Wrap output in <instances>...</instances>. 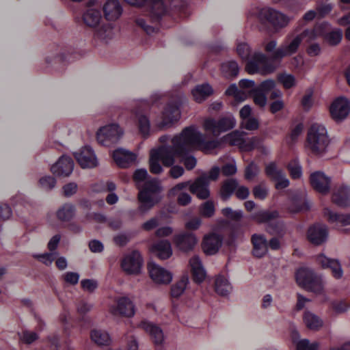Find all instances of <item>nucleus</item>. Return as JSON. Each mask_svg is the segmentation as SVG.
Wrapping results in <instances>:
<instances>
[{
  "label": "nucleus",
  "instance_id": "f257e3e1",
  "mask_svg": "<svg viewBox=\"0 0 350 350\" xmlns=\"http://www.w3.org/2000/svg\"><path fill=\"white\" fill-rule=\"evenodd\" d=\"M219 145L217 139L206 140L204 135L196 126L185 128L180 134L174 136L170 145H163L150 152L149 168L151 173L159 174L165 167H171L176 163V159L195 150L210 153Z\"/></svg>",
  "mask_w": 350,
  "mask_h": 350
},
{
  "label": "nucleus",
  "instance_id": "f03ea898",
  "mask_svg": "<svg viewBox=\"0 0 350 350\" xmlns=\"http://www.w3.org/2000/svg\"><path fill=\"white\" fill-rule=\"evenodd\" d=\"M323 26L316 25L313 29L305 30L300 34L287 36L282 44L273 53L272 59H281L284 57L296 53L304 38L307 37V41L310 42L322 35L321 28Z\"/></svg>",
  "mask_w": 350,
  "mask_h": 350
},
{
  "label": "nucleus",
  "instance_id": "7ed1b4c3",
  "mask_svg": "<svg viewBox=\"0 0 350 350\" xmlns=\"http://www.w3.org/2000/svg\"><path fill=\"white\" fill-rule=\"evenodd\" d=\"M330 140L325 127L319 124H313L308 129L306 139V148L317 156L324 154Z\"/></svg>",
  "mask_w": 350,
  "mask_h": 350
},
{
  "label": "nucleus",
  "instance_id": "20e7f679",
  "mask_svg": "<svg viewBox=\"0 0 350 350\" xmlns=\"http://www.w3.org/2000/svg\"><path fill=\"white\" fill-rule=\"evenodd\" d=\"M138 198L140 202L139 210L144 213L151 209L158 202L159 199L154 194L161 189L160 183L157 178H148L139 188Z\"/></svg>",
  "mask_w": 350,
  "mask_h": 350
},
{
  "label": "nucleus",
  "instance_id": "39448f33",
  "mask_svg": "<svg viewBox=\"0 0 350 350\" xmlns=\"http://www.w3.org/2000/svg\"><path fill=\"white\" fill-rule=\"evenodd\" d=\"M296 281L299 286L316 294L323 291V282L320 275H316L308 268H301L296 273Z\"/></svg>",
  "mask_w": 350,
  "mask_h": 350
},
{
  "label": "nucleus",
  "instance_id": "423d86ee",
  "mask_svg": "<svg viewBox=\"0 0 350 350\" xmlns=\"http://www.w3.org/2000/svg\"><path fill=\"white\" fill-rule=\"evenodd\" d=\"M261 23L270 25L276 31L288 25L291 18L283 13L271 8H262L258 12Z\"/></svg>",
  "mask_w": 350,
  "mask_h": 350
},
{
  "label": "nucleus",
  "instance_id": "0eeeda50",
  "mask_svg": "<svg viewBox=\"0 0 350 350\" xmlns=\"http://www.w3.org/2000/svg\"><path fill=\"white\" fill-rule=\"evenodd\" d=\"M243 134V132L234 131L225 135L223 140L231 146H238L243 151H250L260 144L261 139L259 137L244 139Z\"/></svg>",
  "mask_w": 350,
  "mask_h": 350
},
{
  "label": "nucleus",
  "instance_id": "6e6552de",
  "mask_svg": "<svg viewBox=\"0 0 350 350\" xmlns=\"http://www.w3.org/2000/svg\"><path fill=\"white\" fill-rule=\"evenodd\" d=\"M123 135L122 129L117 124L101 127L96 133L98 142L104 146L116 144Z\"/></svg>",
  "mask_w": 350,
  "mask_h": 350
},
{
  "label": "nucleus",
  "instance_id": "1a4fd4ad",
  "mask_svg": "<svg viewBox=\"0 0 350 350\" xmlns=\"http://www.w3.org/2000/svg\"><path fill=\"white\" fill-rule=\"evenodd\" d=\"M277 66L268 62L267 57L261 53H255L252 60L247 62L245 70L249 74L267 75L273 72Z\"/></svg>",
  "mask_w": 350,
  "mask_h": 350
},
{
  "label": "nucleus",
  "instance_id": "9d476101",
  "mask_svg": "<svg viewBox=\"0 0 350 350\" xmlns=\"http://www.w3.org/2000/svg\"><path fill=\"white\" fill-rule=\"evenodd\" d=\"M109 312L114 316L131 317L135 314V306L127 297H120L115 299L113 304L109 308Z\"/></svg>",
  "mask_w": 350,
  "mask_h": 350
},
{
  "label": "nucleus",
  "instance_id": "9b49d317",
  "mask_svg": "<svg viewBox=\"0 0 350 350\" xmlns=\"http://www.w3.org/2000/svg\"><path fill=\"white\" fill-rule=\"evenodd\" d=\"M143 265V259L137 251L125 255L121 261V267L128 274H138Z\"/></svg>",
  "mask_w": 350,
  "mask_h": 350
},
{
  "label": "nucleus",
  "instance_id": "f8f14e48",
  "mask_svg": "<svg viewBox=\"0 0 350 350\" xmlns=\"http://www.w3.org/2000/svg\"><path fill=\"white\" fill-rule=\"evenodd\" d=\"M265 171L267 176L276 183V189H284L289 185V180L286 177L284 172L277 166L275 163L271 162L267 164Z\"/></svg>",
  "mask_w": 350,
  "mask_h": 350
},
{
  "label": "nucleus",
  "instance_id": "ddd939ff",
  "mask_svg": "<svg viewBox=\"0 0 350 350\" xmlns=\"http://www.w3.org/2000/svg\"><path fill=\"white\" fill-rule=\"evenodd\" d=\"M350 111V104L348 100L343 97L335 99L329 107V113L332 119L339 122L345 119Z\"/></svg>",
  "mask_w": 350,
  "mask_h": 350
},
{
  "label": "nucleus",
  "instance_id": "4468645a",
  "mask_svg": "<svg viewBox=\"0 0 350 350\" xmlns=\"http://www.w3.org/2000/svg\"><path fill=\"white\" fill-rule=\"evenodd\" d=\"M82 20L86 26L91 28L94 29L100 25L103 21L100 6L95 5L90 2L83 13Z\"/></svg>",
  "mask_w": 350,
  "mask_h": 350
},
{
  "label": "nucleus",
  "instance_id": "2eb2a0df",
  "mask_svg": "<svg viewBox=\"0 0 350 350\" xmlns=\"http://www.w3.org/2000/svg\"><path fill=\"white\" fill-rule=\"evenodd\" d=\"M148 269L150 278L156 284H168L172 280V273L154 262H150Z\"/></svg>",
  "mask_w": 350,
  "mask_h": 350
},
{
  "label": "nucleus",
  "instance_id": "dca6fc26",
  "mask_svg": "<svg viewBox=\"0 0 350 350\" xmlns=\"http://www.w3.org/2000/svg\"><path fill=\"white\" fill-rule=\"evenodd\" d=\"M75 157L82 168H93L98 164L94 152L89 146H85L75 152Z\"/></svg>",
  "mask_w": 350,
  "mask_h": 350
},
{
  "label": "nucleus",
  "instance_id": "f3484780",
  "mask_svg": "<svg viewBox=\"0 0 350 350\" xmlns=\"http://www.w3.org/2000/svg\"><path fill=\"white\" fill-rule=\"evenodd\" d=\"M198 241L197 237L192 232H183L174 237V243L176 247L184 252L193 250Z\"/></svg>",
  "mask_w": 350,
  "mask_h": 350
},
{
  "label": "nucleus",
  "instance_id": "a211bd4d",
  "mask_svg": "<svg viewBox=\"0 0 350 350\" xmlns=\"http://www.w3.org/2000/svg\"><path fill=\"white\" fill-rule=\"evenodd\" d=\"M327 226L321 224H317L310 227L307 233L308 239L315 245L323 243L327 240Z\"/></svg>",
  "mask_w": 350,
  "mask_h": 350
},
{
  "label": "nucleus",
  "instance_id": "6ab92c4d",
  "mask_svg": "<svg viewBox=\"0 0 350 350\" xmlns=\"http://www.w3.org/2000/svg\"><path fill=\"white\" fill-rule=\"evenodd\" d=\"M312 188L321 194H327L330 189V178L323 172H315L310 177Z\"/></svg>",
  "mask_w": 350,
  "mask_h": 350
},
{
  "label": "nucleus",
  "instance_id": "aec40b11",
  "mask_svg": "<svg viewBox=\"0 0 350 350\" xmlns=\"http://www.w3.org/2000/svg\"><path fill=\"white\" fill-rule=\"evenodd\" d=\"M74 163L71 158L62 156L51 166L52 173L58 176H68L73 171Z\"/></svg>",
  "mask_w": 350,
  "mask_h": 350
},
{
  "label": "nucleus",
  "instance_id": "412c9836",
  "mask_svg": "<svg viewBox=\"0 0 350 350\" xmlns=\"http://www.w3.org/2000/svg\"><path fill=\"white\" fill-rule=\"evenodd\" d=\"M222 243V237L216 233L205 235L202 247L204 252L208 255L215 254L219 249Z\"/></svg>",
  "mask_w": 350,
  "mask_h": 350
},
{
  "label": "nucleus",
  "instance_id": "4be33fe9",
  "mask_svg": "<svg viewBox=\"0 0 350 350\" xmlns=\"http://www.w3.org/2000/svg\"><path fill=\"white\" fill-rule=\"evenodd\" d=\"M113 158L119 167L125 168L135 163L137 156L130 151L119 148L113 152Z\"/></svg>",
  "mask_w": 350,
  "mask_h": 350
},
{
  "label": "nucleus",
  "instance_id": "5701e85b",
  "mask_svg": "<svg viewBox=\"0 0 350 350\" xmlns=\"http://www.w3.org/2000/svg\"><path fill=\"white\" fill-rule=\"evenodd\" d=\"M208 184L209 183L206 180V178L204 176H202L190 185L189 190L199 199L205 200L210 196Z\"/></svg>",
  "mask_w": 350,
  "mask_h": 350
},
{
  "label": "nucleus",
  "instance_id": "b1692460",
  "mask_svg": "<svg viewBox=\"0 0 350 350\" xmlns=\"http://www.w3.org/2000/svg\"><path fill=\"white\" fill-rule=\"evenodd\" d=\"M139 327L150 336L154 345H161L163 344L164 335L162 329L159 327L150 322L143 321L139 324Z\"/></svg>",
  "mask_w": 350,
  "mask_h": 350
},
{
  "label": "nucleus",
  "instance_id": "393cba45",
  "mask_svg": "<svg viewBox=\"0 0 350 350\" xmlns=\"http://www.w3.org/2000/svg\"><path fill=\"white\" fill-rule=\"evenodd\" d=\"M105 16L108 21L117 20L122 13V8L118 0H107L103 5Z\"/></svg>",
  "mask_w": 350,
  "mask_h": 350
},
{
  "label": "nucleus",
  "instance_id": "a878e982",
  "mask_svg": "<svg viewBox=\"0 0 350 350\" xmlns=\"http://www.w3.org/2000/svg\"><path fill=\"white\" fill-rule=\"evenodd\" d=\"M150 250L154 256L161 260L167 259L172 254L171 244L167 240H161L154 243Z\"/></svg>",
  "mask_w": 350,
  "mask_h": 350
},
{
  "label": "nucleus",
  "instance_id": "bb28decb",
  "mask_svg": "<svg viewBox=\"0 0 350 350\" xmlns=\"http://www.w3.org/2000/svg\"><path fill=\"white\" fill-rule=\"evenodd\" d=\"M189 266L193 280L196 282H202L206 278V271L198 256H193L189 260Z\"/></svg>",
  "mask_w": 350,
  "mask_h": 350
},
{
  "label": "nucleus",
  "instance_id": "cd10ccee",
  "mask_svg": "<svg viewBox=\"0 0 350 350\" xmlns=\"http://www.w3.org/2000/svg\"><path fill=\"white\" fill-rule=\"evenodd\" d=\"M150 13L154 20L158 21L168 11V6L165 0H150Z\"/></svg>",
  "mask_w": 350,
  "mask_h": 350
},
{
  "label": "nucleus",
  "instance_id": "c85d7f7f",
  "mask_svg": "<svg viewBox=\"0 0 350 350\" xmlns=\"http://www.w3.org/2000/svg\"><path fill=\"white\" fill-rule=\"evenodd\" d=\"M332 202L339 206H347L350 204V189L340 186L336 189L332 195Z\"/></svg>",
  "mask_w": 350,
  "mask_h": 350
},
{
  "label": "nucleus",
  "instance_id": "c756f323",
  "mask_svg": "<svg viewBox=\"0 0 350 350\" xmlns=\"http://www.w3.org/2000/svg\"><path fill=\"white\" fill-rule=\"evenodd\" d=\"M254 249L253 254L258 258L265 256L268 250V242L263 235L254 234L252 237Z\"/></svg>",
  "mask_w": 350,
  "mask_h": 350
},
{
  "label": "nucleus",
  "instance_id": "7c9ffc66",
  "mask_svg": "<svg viewBox=\"0 0 350 350\" xmlns=\"http://www.w3.org/2000/svg\"><path fill=\"white\" fill-rule=\"evenodd\" d=\"M303 321L306 327L312 331H319L323 326L321 318L308 310L304 313Z\"/></svg>",
  "mask_w": 350,
  "mask_h": 350
},
{
  "label": "nucleus",
  "instance_id": "2f4dec72",
  "mask_svg": "<svg viewBox=\"0 0 350 350\" xmlns=\"http://www.w3.org/2000/svg\"><path fill=\"white\" fill-rule=\"evenodd\" d=\"M213 93L212 87L208 83L196 85L191 91L193 98L197 103H202Z\"/></svg>",
  "mask_w": 350,
  "mask_h": 350
},
{
  "label": "nucleus",
  "instance_id": "473e14b6",
  "mask_svg": "<svg viewBox=\"0 0 350 350\" xmlns=\"http://www.w3.org/2000/svg\"><path fill=\"white\" fill-rule=\"evenodd\" d=\"M180 117V111L176 105H168L163 113L161 126H169L176 122Z\"/></svg>",
  "mask_w": 350,
  "mask_h": 350
},
{
  "label": "nucleus",
  "instance_id": "72a5a7b5",
  "mask_svg": "<svg viewBox=\"0 0 350 350\" xmlns=\"http://www.w3.org/2000/svg\"><path fill=\"white\" fill-rule=\"evenodd\" d=\"M318 25H323L321 28L323 33L318 37H323L325 40L330 45H337L340 43L342 37V32L341 30L336 29L328 33H325V30L328 27L329 25L327 23H322L319 24Z\"/></svg>",
  "mask_w": 350,
  "mask_h": 350
},
{
  "label": "nucleus",
  "instance_id": "f704fd0d",
  "mask_svg": "<svg viewBox=\"0 0 350 350\" xmlns=\"http://www.w3.org/2000/svg\"><path fill=\"white\" fill-rule=\"evenodd\" d=\"M323 214L330 223H338L342 226L350 225V214L339 215L327 208L324 209Z\"/></svg>",
  "mask_w": 350,
  "mask_h": 350
},
{
  "label": "nucleus",
  "instance_id": "c9c22d12",
  "mask_svg": "<svg viewBox=\"0 0 350 350\" xmlns=\"http://www.w3.org/2000/svg\"><path fill=\"white\" fill-rule=\"evenodd\" d=\"M296 338H299V334L294 332H293V341L296 345V350H319L320 347L319 342H310L308 339L296 340Z\"/></svg>",
  "mask_w": 350,
  "mask_h": 350
},
{
  "label": "nucleus",
  "instance_id": "e433bc0d",
  "mask_svg": "<svg viewBox=\"0 0 350 350\" xmlns=\"http://www.w3.org/2000/svg\"><path fill=\"white\" fill-rule=\"evenodd\" d=\"M75 214V206L71 204H65L58 208L56 212L57 218L61 221H68L73 218Z\"/></svg>",
  "mask_w": 350,
  "mask_h": 350
},
{
  "label": "nucleus",
  "instance_id": "4c0bfd02",
  "mask_svg": "<svg viewBox=\"0 0 350 350\" xmlns=\"http://www.w3.org/2000/svg\"><path fill=\"white\" fill-rule=\"evenodd\" d=\"M215 289L219 295L227 296L232 291V286L226 278L218 275L215 278Z\"/></svg>",
  "mask_w": 350,
  "mask_h": 350
},
{
  "label": "nucleus",
  "instance_id": "58836bf2",
  "mask_svg": "<svg viewBox=\"0 0 350 350\" xmlns=\"http://www.w3.org/2000/svg\"><path fill=\"white\" fill-rule=\"evenodd\" d=\"M95 36L105 42L111 40L114 36L113 27L109 24H104L95 28Z\"/></svg>",
  "mask_w": 350,
  "mask_h": 350
},
{
  "label": "nucleus",
  "instance_id": "ea45409f",
  "mask_svg": "<svg viewBox=\"0 0 350 350\" xmlns=\"http://www.w3.org/2000/svg\"><path fill=\"white\" fill-rule=\"evenodd\" d=\"M202 128L204 131L214 137H217L221 133L218 120L213 118H205L202 123Z\"/></svg>",
  "mask_w": 350,
  "mask_h": 350
},
{
  "label": "nucleus",
  "instance_id": "a19ab883",
  "mask_svg": "<svg viewBox=\"0 0 350 350\" xmlns=\"http://www.w3.org/2000/svg\"><path fill=\"white\" fill-rule=\"evenodd\" d=\"M91 340L98 345H108L111 338L109 334L103 330L94 329L90 333Z\"/></svg>",
  "mask_w": 350,
  "mask_h": 350
},
{
  "label": "nucleus",
  "instance_id": "79ce46f5",
  "mask_svg": "<svg viewBox=\"0 0 350 350\" xmlns=\"http://www.w3.org/2000/svg\"><path fill=\"white\" fill-rule=\"evenodd\" d=\"M238 183L235 179H228L225 180L221 185L220 189V195L223 200H226L233 193L237 187Z\"/></svg>",
  "mask_w": 350,
  "mask_h": 350
},
{
  "label": "nucleus",
  "instance_id": "37998d69",
  "mask_svg": "<svg viewBox=\"0 0 350 350\" xmlns=\"http://www.w3.org/2000/svg\"><path fill=\"white\" fill-rule=\"evenodd\" d=\"M239 66L236 62L229 61L221 64V70L224 77L231 79L239 73Z\"/></svg>",
  "mask_w": 350,
  "mask_h": 350
},
{
  "label": "nucleus",
  "instance_id": "c03bdc74",
  "mask_svg": "<svg viewBox=\"0 0 350 350\" xmlns=\"http://www.w3.org/2000/svg\"><path fill=\"white\" fill-rule=\"evenodd\" d=\"M139 131L144 135H147L150 131V121L148 118L142 111L135 112Z\"/></svg>",
  "mask_w": 350,
  "mask_h": 350
},
{
  "label": "nucleus",
  "instance_id": "a18cd8bd",
  "mask_svg": "<svg viewBox=\"0 0 350 350\" xmlns=\"http://www.w3.org/2000/svg\"><path fill=\"white\" fill-rule=\"evenodd\" d=\"M189 284V277L187 275H183L180 279L175 283L171 288V294L174 297H180L185 291Z\"/></svg>",
  "mask_w": 350,
  "mask_h": 350
},
{
  "label": "nucleus",
  "instance_id": "49530a36",
  "mask_svg": "<svg viewBox=\"0 0 350 350\" xmlns=\"http://www.w3.org/2000/svg\"><path fill=\"white\" fill-rule=\"evenodd\" d=\"M217 120L221 133L226 132L233 129L236 125L234 118L230 114L221 117Z\"/></svg>",
  "mask_w": 350,
  "mask_h": 350
},
{
  "label": "nucleus",
  "instance_id": "de8ad7c7",
  "mask_svg": "<svg viewBox=\"0 0 350 350\" xmlns=\"http://www.w3.org/2000/svg\"><path fill=\"white\" fill-rule=\"evenodd\" d=\"M226 94L228 96H233L237 100L243 101L245 100L249 94L246 90L239 89L235 84L231 85L226 91Z\"/></svg>",
  "mask_w": 350,
  "mask_h": 350
},
{
  "label": "nucleus",
  "instance_id": "09e8293b",
  "mask_svg": "<svg viewBox=\"0 0 350 350\" xmlns=\"http://www.w3.org/2000/svg\"><path fill=\"white\" fill-rule=\"evenodd\" d=\"M19 340L26 345H31L39 338L38 334L31 330H23L18 334Z\"/></svg>",
  "mask_w": 350,
  "mask_h": 350
},
{
  "label": "nucleus",
  "instance_id": "8fccbe9b",
  "mask_svg": "<svg viewBox=\"0 0 350 350\" xmlns=\"http://www.w3.org/2000/svg\"><path fill=\"white\" fill-rule=\"evenodd\" d=\"M290 175L293 179H298L302 175L301 166L298 161L293 160L288 165Z\"/></svg>",
  "mask_w": 350,
  "mask_h": 350
},
{
  "label": "nucleus",
  "instance_id": "3c124183",
  "mask_svg": "<svg viewBox=\"0 0 350 350\" xmlns=\"http://www.w3.org/2000/svg\"><path fill=\"white\" fill-rule=\"evenodd\" d=\"M200 214L204 217H211L215 213V205L212 201H206L199 208Z\"/></svg>",
  "mask_w": 350,
  "mask_h": 350
},
{
  "label": "nucleus",
  "instance_id": "603ef678",
  "mask_svg": "<svg viewBox=\"0 0 350 350\" xmlns=\"http://www.w3.org/2000/svg\"><path fill=\"white\" fill-rule=\"evenodd\" d=\"M150 177L147 170L145 169L137 170L133 174V180L139 189Z\"/></svg>",
  "mask_w": 350,
  "mask_h": 350
},
{
  "label": "nucleus",
  "instance_id": "864d4df0",
  "mask_svg": "<svg viewBox=\"0 0 350 350\" xmlns=\"http://www.w3.org/2000/svg\"><path fill=\"white\" fill-rule=\"evenodd\" d=\"M278 216V213L276 211H260L253 216V218L258 222H267L276 218Z\"/></svg>",
  "mask_w": 350,
  "mask_h": 350
},
{
  "label": "nucleus",
  "instance_id": "5fc2aeb1",
  "mask_svg": "<svg viewBox=\"0 0 350 350\" xmlns=\"http://www.w3.org/2000/svg\"><path fill=\"white\" fill-rule=\"evenodd\" d=\"M278 79L286 89H289L295 85V78L292 75L280 74L278 75Z\"/></svg>",
  "mask_w": 350,
  "mask_h": 350
},
{
  "label": "nucleus",
  "instance_id": "6e6d98bb",
  "mask_svg": "<svg viewBox=\"0 0 350 350\" xmlns=\"http://www.w3.org/2000/svg\"><path fill=\"white\" fill-rule=\"evenodd\" d=\"M224 216L232 221H239L243 217L241 211H234L230 207L224 208L221 210Z\"/></svg>",
  "mask_w": 350,
  "mask_h": 350
},
{
  "label": "nucleus",
  "instance_id": "4d7b16f0",
  "mask_svg": "<svg viewBox=\"0 0 350 350\" xmlns=\"http://www.w3.org/2000/svg\"><path fill=\"white\" fill-rule=\"evenodd\" d=\"M328 268L332 271V274L336 279H340L343 275L341 265L338 260L333 259L328 265Z\"/></svg>",
  "mask_w": 350,
  "mask_h": 350
},
{
  "label": "nucleus",
  "instance_id": "13d9d810",
  "mask_svg": "<svg viewBox=\"0 0 350 350\" xmlns=\"http://www.w3.org/2000/svg\"><path fill=\"white\" fill-rule=\"evenodd\" d=\"M252 94V97L254 103L260 107H263L267 104V96L265 94L261 92L260 90L254 89V92Z\"/></svg>",
  "mask_w": 350,
  "mask_h": 350
},
{
  "label": "nucleus",
  "instance_id": "bf43d9fd",
  "mask_svg": "<svg viewBox=\"0 0 350 350\" xmlns=\"http://www.w3.org/2000/svg\"><path fill=\"white\" fill-rule=\"evenodd\" d=\"M269 189L265 183L256 185L253 189V194L257 199L264 200L268 195Z\"/></svg>",
  "mask_w": 350,
  "mask_h": 350
},
{
  "label": "nucleus",
  "instance_id": "052dcab7",
  "mask_svg": "<svg viewBox=\"0 0 350 350\" xmlns=\"http://www.w3.org/2000/svg\"><path fill=\"white\" fill-rule=\"evenodd\" d=\"M56 184L55 178L52 176H46L42 177L39 180L40 187L44 190L53 189Z\"/></svg>",
  "mask_w": 350,
  "mask_h": 350
},
{
  "label": "nucleus",
  "instance_id": "680f3d73",
  "mask_svg": "<svg viewBox=\"0 0 350 350\" xmlns=\"http://www.w3.org/2000/svg\"><path fill=\"white\" fill-rule=\"evenodd\" d=\"M332 10V5L330 3H318L316 6V10L318 14V18H322L327 16Z\"/></svg>",
  "mask_w": 350,
  "mask_h": 350
},
{
  "label": "nucleus",
  "instance_id": "e2e57ef3",
  "mask_svg": "<svg viewBox=\"0 0 350 350\" xmlns=\"http://www.w3.org/2000/svg\"><path fill=\"white\" fill-rule=\"evenodd\" d=\"M81 286L83 291L92 293L98 287V283L94 280L85 279L81 280Z\"/></svg>",
  "mask_w": 350,
  "mask_h": 350
},
{
  "label": "nucleus",
  "instance_id": "0e129e2a",
  "mask_svg": "<svg viewBox=\"0 0 350 350\" xmlns=\"http://www.w3.org/2000/svg\"><path fill=\"white\" fill-rule=\"evenodd\" d=\"M259 172V168L254 163H250L245 168V177L247 180L254 178Z\"/></svg>",
  "mask_w": 350,
  "mask_h": 350
},
{
  "label": "nucleus",
  "instance_id": "69168bd1",
  "mask_svg": "<svg viewBox=\"0 0 350 350\" xmlns=\"http://www.w3.org/2000/svg\"><path fill=\"white\" fill-rule=\"evenodd\" d=\"M202 224L200 217H192L185 222V227L188 230H197Z\"/></svg>",
  "mask_w": 350,
  "mask_h": 350
},
{
  "label": "nucleus",
  "instance_id": "338daca9",
  "mask_svg": "<svg viewBox=\"0 0 350 350\" xmlns=\"http://www.w3.org/2000/svg\"><path fill=\"white\" fill-rule=\"evenodd\" d=\"M237 52L241 59H247L250 54V49L246 43L242 42L237 45Z\"/></svg>",
  "mask_w": 350,
  "mask_h": 350
},
{
  "label": "nucleus",
  "instance_id": "774afa93",
  "mask_svg": "<svg viewBox=\"0 0 350 350\" xmlns=\"http://www.w3.org/2000/svg\"><path fill=\"white\" fill-rule=\"evenodd\" d=\"M63 280L68 284L75 285L79 280V275L76 272L68 271L62 275Z\"/></svg>",
  "mask_w": 350,
  "mask_h": 350
}]
</instances>
